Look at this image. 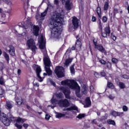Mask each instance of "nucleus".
<instances>
[{"label": "nucleus", "instance_id": "1", "mask_svg": "<svg viewBox=\"0 0 129 129\" xmlns=\"http://www.w3.org/2000/svg\"><path fill=\"white\" fill-rule=\"evenodd\" d=\"M51 20L49 26L50 29H52L51 36L53 38H58L61 35V29L64 23L63 15L56 13L51 16Z\"/></svg>", "mask_w": 129, "mask_h": 129}, {"label": "nucleus", "instance_id": "2", "mask_svg": "<svg viewBox=\"0 0 129 129\" xmlns=\"http://www.w3.org/2000/svg\"><path fill=\"white\" fill-rule=\"evenodd\" d=\"M38 42L39 43V48L41 50H44V57H43V62L44 64V69L46 73H43L44 76H51L52 75L53 72L50 69L51 67V60L47 54V51L45 49L46 47V42L44 40V37L42 36H41L38 39Z\"/></svg>", "mask_w": 129, "mask_h": 129}, {"label": "nucleus", "instance_id": "3", "mask_svg": "<svg viewBox=\"0 0 129 129\" xmlns=\"http://www.w3.org/2000/svg\"><path fill=\"white\" fill-rule=\"evenodd\" d=\"M61 85H67L71 89L76 90V94L77 97H81L80 94V87L77 82L74 80H66L61 82Z\"/></svg>", "mask_w": 129, "mask_h": 129}, {"label": "nucleus", "instance_id": "4", "mask_svg": "<svg viewBox=\"0 0 129 129\" xmlns=\"http://www.w3.org/2000/svg\"><path fill=\"white\" fill-rule=\"evenodd\" d=\"M54 72L58 78H62L65 76V70L62 67H56Z\"/></svg>", "mask_w": 129, "mask_h": 129}, {"label": "nucleus", "instance_id": "5", "mask_svg": "<svg viewBox=\"0 0 129 129\" xmlns=\"http://www.w3.org/2000/svg\"><path fill=\"white\" fill-rule=\"evenodd\" d=\"M58 89L63 92L66 96V98L68 99H70V94L71 93V91H70V89L65 86H60L58 87Z\"/></svg>", "mask_w": 129, "mask_h": 129}, {"label": "nucleus", "instance_id": "6", "mask_svg": "<svg viewBox=\"0 0 129 129\" xmlns=\"http://www.w3.org/2000/svg\"><path fill=\"white\" fill-rule=\"evenodd\" d=\"M27 45L28 46V49H31L33 53H36L37 46H36V43L34 41V39H30L28 40L27 41Z\"/></svg>", "mask_w": 129, "mask_h": 129}, {"label": "nucleus", "instance_id": "7", "mask_svg": "<svg viewBox=\"0 0 129 129\" xmlns=\"http://www.w3.org/2000/svg\"><path fill=\"white\" fill-rule=\"evenodd\" d=\"M33 68L34 70H36V73L37 74V76L38 78L39 79V81L40 82H42L43 81V78L40 76V73L42 72V69H41V67L37 64H33Z\"/></svg>", "mask_w": 129, "mask_h": 129}, {"label": "nucleus", "instance_id": "8", "mask_svg": "<svg viewBox=\"0 0 129 129\" xmlns=\"http://www.w3.org/2000/svg\"><path fill=\"white\" fill-rule=\"evenodd\" d=\"M57 104L60 107H68L70 106V102L67 99H61L59 101H57Z\"/></svg>", "mask_w": 129, "mask_h": 129}, {"label": "nucleus", "instance_id": "9", "mask_svg": "<svg viewBox=\"0 0 129 129\" xmlns=\"http://www.w3.org/2000/svg\"><path fill=\"white\" fill-rule=\"evenodd\" d=\"M1 121H2L3 123L6 126H9L11 123V121H10V119L7 117V115L4 114L1 117Z\"/></svg>", "mask_w": 129, "mask_h": 129}, {"label": "nucleus", "instance_id": "10", "mask_svg": "<svg viewBox=\"0 0 129 129\" xmlns=\"http://www.w3.org/2000/svg\"><path fill=\"white\" fill-rule=\"evenodd\" d=\"M72 24L73 28L74 30H76V29H78V27H79V20H78L76 17L74 16L72 19Z\"/></svg>", "mask_w": 129, "mask_h": 129}, {"label": "nucleus", "instance_id": "11", "mask_svg": "<svg viewBox=\"0 0 129 129\" xmlns=\"http://www.w3.org/2000/svg\"><path fill=\"white\" fill-rule=\"evenodd\" d=\"M104 31L105 32H102V31H101L102 37H103V38H107V35L110 34V28L108 26L104 29Z\"/></svg>", "mask_w": 129, "mask_h": 129}, {"label": "nucleus", "instance_id": "12", "mask_svg": "<svg viewBox=\"0 0 129 129\" xmlns=\"http://www.w3.org/2000/svg\"><path fill=\"white\" fill-rule=\"evenodd\" d=\"M10 118L11 121H17V122H25L26 121V119H23L21 117H18V119L16 120V118L14 117L12 115H10Z\"/></svg>", "mask_w": 129, "mask_h": 129}, {"label": "nucleus", "instance_id": "13", "mask_svg": "<svg viewBox=\"0 0 129 129\" xmlns=\"http://www.w3.org/2000/svg\"><path fill=\"white\" fill-rule=\"evenodd\" d=\"M66 8L68 11H70L72 9V2H71V0H68L66 2Z\"/></svg>", "mask_w": 129, "mask_h": 129}, {"label": "nucleus", "instance_id": "14", "mask_svg": "<svg viewBox=\"0 0 129 129\" xmlns=\"http://www.w3.org/2000/svg\"><path fill=\"white\" fill-rule=\"evenodd\" d=\"M51 102L53 106L49 105L48 106H50L52 109L54 108V107H56V105L58 104V100L57 99H54V97H53L51 100Z\"/></svg>", "mask_w": 129, "mask_h": 129}, {"label": "nucleus", "instance_id": "15", "mask_svg": "<svg viewBox=\"0 0 129 129\" xmlns=\"http://www.w3.org/2000/svg\"><path fill=\"white\" fill-rule=\"evenodd\" d=\"M10 49L8 50L11 56H15L16 55L15 51V47L13 45L9 46Z\"/></svg>", "mask_w": 129, "mask_h": 129}, {"label": "nucleus", "instance_id": "16", "mask_svg": "<svg viewBox=\"0 0 129 129\" xmlns=\"http://www.w3.org/2000/svg\"><path fill=\"white\" fill-rule=\"evenodd\" d=\"M30 25L31 24H29L27 25V26H26L25 25L21 26V25H19V27H21V28H24L23 33H22V35L23 36H26V35H27V33H28V31H27V29H28L29 27H30Z\"/></svg>", "mask_w": 129, "mask_h": 129}, {"label": "nucleus", "instance_id": "17", "mask_svg": "<svg viewBox=\"0 0 129 129\" xmlns=\"http://www.w3.org/2000/svg\"><path fill=\"white\" fill-rule=\"evenodd\" d=\"M39 27L37 26H34L33 27V34L35 36H38L39 35Z\"/></svg>", "mask_w": 129, "mask_h": 129}, {"label": "nucleus", "instance_id": "18", "mask_svg": "<svg viewBox=\"0 0 129 129\" xmlns=\"http://www.w3.org/2000/svg\"><path fill=\"white\" fill-rule=\"evenodd\" d=\"M95 48L96 49H97L98 51H100V52H102V53H103V52L105 51V49H104V48H103V46L101 44H98L97 45H96Z\"/></svg>", "mask_w": 129, "mask_h": 129}, {"label": "nucleus", "instance_id": "19", "mask_svg": "<svg viewBox=\"0 0 129 129\" xmlns=\"http://www.w3.org/2000/svg\"><path fill=\"white\" fill-rule=\"evenodd\" d=\"M72 60H73V58H68L67 59L64 63V67H68L69 66V64L72 62Z\"/></svg>", "mask_w": 129, "mask_h": 129}, {"label": "nucleus", "instance_id": "20", "mask_svg": "<svg viewBox=\"0 0 129 129\" xmlns=\"http://www.w3.org/2000/svg\"><path fill=\"white\" fill-rule=\"evenodd\" d=\"M66 110L70 111L71 110H78V108L76 106H72L70 108H64L63 109V111H66Z\"/></svg>", "mask_w": 129, "mask_h": 129}, {"label": "nucleus", "instance_id": "21", "mask_svg": "<svg viewBox=\"0 0 129 129\" xmlns=\"http://www.w3.org/2000/svg\"><path fill=\"white\" fill-rule=\"evenodd\" d=\"M86 107H89L90 105H91V101L90 100V98L87 97L86 98Z\"/></svg>", "mask_w": 129, "mask_h": 129}, {"label": "nucleus", "instance_id": "22", "mask_svg": "<svg viewBox=\"0 0 129 129\" xmlns=\"http://www.w3.org/2000/svg\"><path fill=\"white\" fill-rule=\"evenodd\" d=\"M117 84L118 85L120 89H124L125 88V84L121 82H117Z\"/></svg>", "mask_w": 129, "mask_h": 129}, {"label": "nucleus", "instance_id": "23", "mask_svg": "<svg viewBox=\"0 0 129 129\" xmlns=\"http://www.w3.org/2000/svg\"><path fill=\"white\" fill-rule=\"evenodd\" d=\"M6 108H7V109H11V108H13V104H12V103H11V102H6Z\"/></svg>", "mask_w": 129, "mask_h": 129}, {"label": "nucleus", "instance_id": "24", "mask_svg": "<svg viewBox=\"0 0 129 129\" xmlns=\"http://www.w3.org/2000/svg\"><path fill=\"white\" fill-rule=\"evenodd\" d=\"M81 39L80 38L77 40V42L76 43V47H78L80 49H81V45L82 43H81Z\"/></svg>", "mask_w": 129, "mask_h": 129}, {"label": "nucleus", "instance_id": "25", "mask_svg": "<svg viewBox=\"0 0 129 129\" xmlns=\"http://www.w3.org/2000/svg\"><path fill=\"white\" fill-rule=\"evenodd\" d=\"M98 16L100 19H101V8L100 7H98L96 10Z\"/></svg>", "mask_w": 129, "mask_h": 129}, {"label": "nucleus", "instance_id": "26", "mask_svg": "<svg viewBox=\"0 0 129 129\" xmlns=\"http://www.w3.org/2000/svg\"><path fill=\"white\" fill-rule=\"evenodd\" d=\"M16 102L18 105H22L23 103V99L21 97H18L16 99Z\"/></svg>", "mask_w": 129, "mask_h": 129}, {"label": "nucleus", "instance_id": "27", "mask_svg": "<svg viewBox=\"0 0 129 129\" xmlns=\"http://www.w3.org/2000/svg\"><path fill=\"white\" fill-rule=\"evenodd\" d=\"M75 66V63H74L72 66H71L70 68L71 73L72 74H75V69H74V67Z\"/></svg>", "mask_w": 129, "mask_h": 129}, {"label": "nucleus", "instance_id": "28", "mask_svg": "<svg viewBox=\"0 0 129 129\" xmlns=\"http://www.w3.org/2000/svg\"><path fill=\"white\" fill-rule=\"evenodd\" d=\"M4 56L6 58V60L7 61L8 64H10V56L7 52H4Z\"/></svg>", "mask_w": 129, "mask_h": 129}, {"label": "nucleus", "instance_id": "29", "mask_svg": "<svg viewBox=\"0 0 129 129\" xmlns=\"http://www.w3.org/2000/svg\"><path fill=\"white\" fill-rule=\"evenodd\" d=\"M54 113H55V117L56 118H61V117H62V116H64V114L62 113H58V112L54 111Z\"/></svg>", "mask_w": 129, "mask_h": 129}, {"label": "nucleus", "instance_id": "30", "mask_svg": "<svg viewBox=\"0 0 129 129\" xmlns=\"http://www.w3.org/2000/svg\"><path fill=\"white\" fill-rule=\"evenodd\" d=\"M48 9H49V7H47L46 9L44 11V12L41 13V17L42 18H44V17H46V15H47V13H48Z\"/></svg>", "mask_w": 129, "mask_h": 129}, {"label": "nucleus", "instance_id": "31", "mask_svg": "<svg viewBox=\"0 0 129 129\" xmlns=\"http://www.w3.org/2000/svg\"><path fill=\"white\" fill-rule=\"evenodd\" d=\"M82 93H83V94H87V89L86 88V87L83 86L82 88Z\"/></svg>", "mask_w": 129, "mask_h": 129}, {"label": "nucleus", "instance_id": "32", "mask_svg": "<svg viewBox=\"0 0 129 129\" xmlns=\"http://www.w3.org/2000/svg\"><path fill=\"white\" fill-rule=\"evenodd\" d=\"M107 123L109 124H112L113 125H115V122L114 121V120L111 119L107 120Z\"/></svg>", "mask_w": 129, "mask_h": 129}, {"label": "nucleus", "instance_id": "33", "mask_svg": "<svg viewBox=\"0 0 129 129\" xmlns=\"http://www.w3.org/2000/svg\"><path fill=\"white\" fill-rule=\"evenodd\" d=\"M56 96L57 97V98H63V97H64V96L62 93L56 94Z\"/></svg>", "mask_w": 129, "mask_h": 129}, {"label": "nucleus", "instance_id": "34", "mask_svg": "<svg viewBox=\"0 0 129 129\" xmlns=\"http://www.w3.org/2000/svg\"><path fill=\"white\" fill-rule=\"evenodd\" d=\"M108 8H109L108 3L105 2L104 6V11H107V10H108Z\"/></svg>", "mask_w": 129, "mask_h": 129}, {"label": "nucleus", "instance_id": "35", "mask_svg": "<svg viewBox=\"0 0 129 129\" xmlns=\"http://www.w3.org/2000/svg\"><path fill=\"white\" fill-rule=\"evenodd\" d=\"M105 119H107V116L106 115L102 116L101 118L98 119V120L99 121H102L103 120H105Z\"/></svg>", "mask_w": 129, "mask_h": 129}, {"label": "nucleus", "instance_id": "36", "mask_svg": "<svg viewBox=\"0 0 129 129\" xmlns=\"http://www.w3.org/2000/svg\"><path fill=\"white\" fill-rule=\"evenodd\" d=\"M111 115L116 117V116H117V112L115 111H113L111 112Z\"/></svg>", "mask_w": 129, "mask_h": 129}, {"label": "nucleus", "instance_id": "37", "mask_svg": "<svg viewBox=\"0 0 129 129\" xmlns=\"http://www.w3.org/2000/svg\"><path fill=\"white\" fill-rule=\"evenodd\" d=\"M107 86L109 88H113L114 87L113 84L110 82H108Z\"/></svg>", "mask_w": 129, "mask_h": 129}, {"label": "nucleus", "instance_id": "38", "mask_svg": "<svg viewBox=\"0 0 129 129\" xmlns=\"http://www.w3.org/2000/svg\"><path fill=\"white\" fill-rule=\"evenodd\" d=\"M112 62L114 63V64H116L118 63V59H117L116 58H112Z\"/></svg>", "mask_w": 129, "mask_h": 129}, {"label": "nucleus", "instance_id": "39", "mask_svg": "<svg viewBox=\"0 0 129 129\" xmlns=\"http://www.w3.org/2000/svg\"><path fill=\"white\" fill-rule=\"evenodd\" d=\"M71 50H75V46H73L71 48H69L67 50V53H70L71 52Z\"/></svg>", "mask_w": 129, "mask_h": 129}, {"label": "nucleus", "instance_id": "40", "mask_svg": "<svg viewBox=\"0 0 129 129\" xmlns=\"http://www.w3.org/2000/svg\"><path fill=\"white\" fill-rule=\"evenodd\" d=\"M84 116H85V115L84 114H80L77 116V117L81 119V118H83Z\"/></svg>", "mask_w": 129, "mask_h": 129}, {"label": "nucleus", "instance_id": "41", "mask_svg": "<svg viewBox=\"0 0 129 129\" xmlns=\"http://www.w3.org/2000/svg\"><path fill=\"white\" fill-rule=\"evenodd\" d=\"M0 84H1V85H4V84H5V81L4 80V78H3V77H1L0 78Z\"/></svg>", "mask_w": 129, "mask_h": 129}, {"label": "nucleus", "instance_id": "42", "mask_svg": "<svg viewBox=\"0 0 129 129\" xmlns=\"http://www.w3.org/2000/svg\"><path fill=\"white\" fill-rule=\"evenodd\" d=\"M118 13V11L117 10V9H114L113 10V14H114V17H115V15H116V14H117Z\"/></svg>", "mask_w": 129, "mask_h": 129}, {"label": "nucleus", "instance_id": "43", "mask_svg": "<svg viewBox=\"0 0 129 129\" xmlns=\"http://www.w3.org/2000/svg\"><path fill=\"white\" fill-rule=\"evenodd\" d=\"M102 21L103 23H106V22H107V18L105 16H103L102 18Z\"/></svg>", "mask_w": 129, "mask_h": 129}, {"label": "nucleus", "instance_id": "44", "mask_svg": "<svg viewBox=\"0 0 129 129\" xmlns=\"http://www.w3.org/2000/svg\"><path fill=\"white\" fill-rule=\"evenodd\" d=\"M15 125L18 128H22V127H23V126H22V125L19 124H18V123H15Z\"/></svg>", "mask_w": 129, "mask_h": 129}, {"label": "nucleus", "instance_id": "45", "mask_svg": "<svg viewBox=\"0 0 129 129\" xmlns=\"http://www.w3.org/2000/svg\"><path fill=\"white\" fill-rule=\"evenodd\" d=\"M4 93H5V90L2 87H0V95H3Z\"/></svg>", "mask_w": 129, "mask_h": 129}, {"label": "nucleus", "instance_id": "46", "mask_svg": "<svg viewBox=\"0 0 129 129\" xmlns=\"http://www.w3.org/2000/svg\"><path fill=\"white\" fill-rule=\"evenodd\" d=\"M99 62L103 64V65H105V64L106 63V61H105V60H103V59H101L99 60Z\"/></svg>", "mask_w": 129, "mask_h": 129}, {"label": "nucleus", "instance_id": "47", "mask_svg": "<svg viewBox=\"0 0 129 129\" xmlns=\"http://www.w3.org/2000/svg\"><path fill=\"white\" fill-rule=\"evenodd\" d=\"M50 117H51V116H50V115L46 114V115H45L46 120H49V119H50Z\"/></svg>", "mask_w": 129, "mask_h": 129}, {"label": "nucleus", "instance_id": "48", "mask_svg": "<svg viewBox=\"0 0 129 129\" xmlns=\"http://www.w3.org/2000/svg\"><path fill=\"white\" fill-rule=\"evenodd\" d=\"M99 28L101 29V30L102 31V24L101 23V21H100V19H99Z\"/></svg>", "mask_w": 129, "mask_h": 129}, {"label": "nucleus", "instance_id": "49", "mask_svg": "<svg viewBox=\"0 0 129 129\" xmlns=\"http://www.w3.org/2000/svg\"><path fill=\"white\" fill-rule=\"evenodd\" d=\"M100 75L103 77H105V76L106 75V74H105V72H104V71H103V72H101Z\"/></svg>", "mask_w": 129, "mask_h": 129}, {"label": "nucleus", "instance_id": "50", "mask_svg": "<svg viewBox=\"0 0 129 129\" xmlns=\"http://www.w3.org/2000/svg\"><path fill=\"white\" fill-rule=\"evenodd\" d=\"M122 109L123 111H127V107H126V106H123L122 107Z\"/></svg>", "mask_w": 129, "mask_h": 129}, {"label": "nucleus", "instance_id": "51", "mask_svg": "<svg viewBox=\"0 0 129 129\" xmlns=\"http://www.w3.org/2000/svg\"><path fill=\"white\" fill-rule=\"evenodd\" d=\"M123 115V112H117V116H122Z\"/></svg>", "mask_w": 129, "mask_h": 129}, {"label": "nucleus", "instance_id": "52", "mask_svg": "<svg viewBox=\"0 0 129 129\" xmlns=\"http://www.w3.org/2000/svg\"><path fill=\"white\" fill-rule=\"evenodd\" d=\"M122 77L124 78V79H128V76L126 75H123L122 76Z\"/></svg>", "mask_w": 129, "mask_h": 129}, {"label": "nucleus", "instance_id": "53", "mask_svg": "<svg viewBox=\"0 0 129 129\" xmlns=\"http://www.w3.org/2000/svg\"><path fill=\"white\" fill-rule=\"evenodd\" d=\"M54 5H58L59 4V1L58 0H54Z\"/></svg>", "mask_w": 129, "mask_h": 129}, {"label": "nucleus", "instance_id": "54", "mask_svg": "<svg viewBox=\"0 0 129 129\" xmlns=\"http://www.w3.org/2000/svg\"><path fill=\"white\" fill-rule=\"evenodd\" d=\"M92 22H96V18H95V17L93 16L92 17Z\"/></svg>", "mask_w": 129, "mask_h": 129}, {"label": "nucleus", "instance_id": "55", "mask_svg": "<svg viewBox=\"0 0 129 129\" xmlns=\"http://www.w3.org/2000/svg\"><path fill=\"white\" fill-rule=\"evenodd\" d=\"M23 125L24 127H25V128H27V127L29 126V124L27 123H24Z\"/></svg>", "mask_w": 129, "mask_h": 129}, {"label": "nucleus", "instance_id": "56", "mask_svg": "<svg viewBox=\"0 0 129 129\" xmlns=\"http://www.w3.org/2000/svg\"><path fill=\"white\" fill-rule=\"evenodd\" d=\"M94 76H95V77H99V74H98V73L95 72L94 73Z\"/></svg>", "mask_w": 129, "mask_h": 129}, {"label": "nucleus", "instance_id": "57", "mask_svg": "<svg viewBox=\"0 0 129 129\" xmlns=\"http://www.w3.org/2000/svg\"><path fill=\"white\" fill-rule=\"evenodd\" d=\"M90 91H91V92H93V91L94 90V88H93V86H91L90 87Z\"/></svg>", "mask_w": 129, "mask_h": 129}, {"label": "nucleus", "instance_id": "58", "mask_svg": "<svg viewBox=\"0 0 129 129\" xmlns=\"http://www.w3.org/2000/svg\"><path fill=\"white\" fill-rule=\"evenodd\" d=\"M111 38L113 41H115L116 40V37L114 35H112Z\"/></svg>", "mask_w": 129, "mask_h": 129}, {"label": "nucleus", "instance_id": "59", "mask_svg": "<svg viewBox=\"0 0 129 129\" xmlns=\"http://www.w3.org/2000/svg\"><path fill=\"white\" fill-rule=\"evenodd\" d=\"M17 73L18 75H21V73H22V71H21V70L20 69H18Z\"/></svg>", "mask_w": 129, "mask_h": 129}, {"label": "nucleus", "instance_id": "60", "mask_svg": "<svg viewBox=\"0 0 129 129\" xmlns=\"http://www.w3.org/2000/svg\"><path fill=\"white\" fill-rule=\"evenodd\" d=\"M50 83L52 84V85L54 86V87L56 86V84L55 83V82H54L53 81H50Z\"/></svg>", "mask_w": 129, "mask_h": 129}, {"label": "nucleus", "instance_id": "61", "mask_svg": "<svg viewBox=\"0 0 129 129\" xmlns=\"http://www.w3.org/2000/svg\"><path fill=\"white\" fill-rule=\"evenodd\" d=\"M93 43H94V44L95 47H96V46H97V42L96 41H95V39L93 40Z\"/></svg>", "mask_w": 129, "mask_h": 129}, {"label": "nucleus", "instance_id": "62", "mask_svg": "<svg viewBox=\"0 0 129 129\" xmlns=\"http://www.w3.org/2000/svg\"><path fill=\"white\" fill-rule=\"evenodd\" d=\"M109 98L110 99H114V97H113V96H112L111 95H109Z\"/></svg>", "mask_w": 129, "mask_h": 129}, {"label": "nucleus", "instance_id": "63", "mask_svg": "<svg viewBox=\"0 0 129 129\" xmlns=\"http://www.w3.org/2000/svg\"><path fill=\"white\" fill-rule=\"evenodd\" d=\"M96 120V119H94L92 121V123H94V124H96V123H97V122H96L95 121Z\"/></svg>", "mask_w": 129, "mask_h": 129}, {"label": "nucleus", "instance_id": "64", "mask_svg": "<svg viewBox=\"0 0 129 129\" xmlns=\"http://www.w3.org/2000/svg\"><path fill=\"white\" fill-rule=\"evenodd\" d=\"M34 86H37V87H39V83H36L35 84H34Z\"/></svg>", "mask_w": 129, "mask_h": 129}]
</instances>
